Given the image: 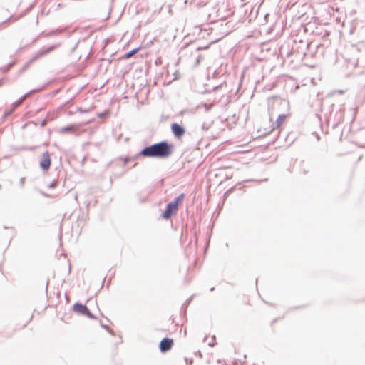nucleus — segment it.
I'll use <instances>...</instances> for the list:
<instances>
[{
  "mask_svg": "<svg viewBox=\"0 0 365 365\" xmlns=\"http://www.w3.org/2000/svg\"><path fill=\"white\" fill-rule=\"evenodd\" d=\"M286 118H287L286 115H280L278 116V118H277V119L276 120V124H277V128H281V126L284 123V121L286 120Z\"/></svg>",
  "mask_w": 365,
  "mask_h": 365,
  "instance_id": "nucleus-9",
  "label": "nucleus"
},
{
  "mask_svg": "<svg viewBox=\"0 0 365 365\" xmlns=\"http://www.w3.org/2000/svg\"><path fill=\"white\" fill-rule=\"evenodd\" d=\"M78 130V128L76 125H71V126H68V127H64V128H62L60 129V133H68V132H76Z\"/></svg>",
  "mask_w": 365,
  "mask_h": 365,
  "instance_id": "nucleus-7",
  "label": "nucleus"
},
{
  "mask_svg": "<svg viewBox=\"0 0 365 365\" xmlns=\"http://www.w3.org/2000/svg\"><path fill=\"white\" fill-rule=\"evenodd\" d=\"M63 6H64V5L63 4H58V8H61V7H63Z\"/></svg>",
  "mask_w": 365,
  "mask_h": 365,
  "instance_id": "nucleus-10",
  "label": "nucleus"
},
{
  "mask_svg": "<svg viewBox=\"0 0 365 365\" xmlns=\"http://www.w3.org/2000/svg\"><path fill=\"white\" fill-rule=\"evenodd\" d=\"M174 345V340L171 338H164L159 344V349L161 352L165 353L170 351Z\"/></svg>",
  "mask_w": 365,
  "mask_h": 365,
  "instance_id": "nucleus-3",
  "label": "nucleus"
},
{
  "mask_svg": "<svg viewBox=\"0 0 365 365\" xmlns=\"http://www.w3.org/2000/svg\"><path fill=\"white\" fill-rule=\"evenodd\" d=\"M173 145L160 142L144 148L140 154L145 157L164 158L172 153Z\"/></svg>",
  "mask_w": 365,
  "mask_h": 365,
  "instance_id": "nucleus-1",
  "label": "nucleus"
},
{
  "mask_svg": "<svg viewBox=\"0 0 365 365\" xmlns=\"http://www.w3.org/2000/svg\"><path fill=\"white\" fill-rule=\"evenodd\" d=\"M73 311L78 314L86 315L89 318L93 317V314L88 310L87 307L79 303H76L73 305Z\"/></svg>",
  "mask_w": 365,
  "mask_h": 365,
  "instance_id": "nucleus-4",
  "label": "nucleus"
},
{
  "mask_svg": "<svg viewBox=\"0 0 365 365\" xmlns=\"http://www.w3.org/2000/svg\"><path fill=\"white\" fill-rule=\"evenodd\" d=\"M51 163V160L50 155H49L48 152H45L42 155V158L40 162V165L43 170H47L50 168Z\"/></svg>",
  "mask_w": 365,
  "mask_h": 365,
  "instance_id": "nucleus-5",
  "label": "nucleus"
},
{
  "mask_svg": "<svg viewBox=\"0 0 365 365\" xmlns=\"http://www.w3.org/2000/svg\"><path fill=\"white\" fill-rule=\"evenodd\" d=\"M140 48H135L130 52L125 53L123 56L120 57V59H128L131 58L134 54L140 51Z\"/></svg>",
  "mask_w": 365,
  "mask_h": 365,
  "instance_id": "nucleus-8",
  "label": "nucleus"
},
{
  "mask_svg": "<svg viewBox=\"0 0 365 365\" xmlns=\"http://www.w3.org/2000/svg\"><path fill=\"white\" fill-rule=\"evenodd\" d=\"M184 197V194H180L173 201L168 203L164 212L162 214V217L169 219L170 217L175 215L179 207L182 204Z\"/></svg>",
  "mask_w": 365,
  "mask_h": 365,
  "instance_id": "nucleus-2",
  "label": "nucleus"
},
{
  "mask_svg": "<svg viewBox=\"0 0 365 365\" xmlns=\"http://www.w3.org/2000/svg\"><path fill=\"white\" fill-rule=\"evenodd\" d=\"M171 129L174 135L178 138L181 137L185 133L184 128L177 123H173L171 125Z\"/></svg>",
  "mask_w": 365,
  "mask_h": 365,
  "instance_id": "nucleus-6",
  "label": "nucleus"
},
{
  "mask_svg": "<svg viewBox=\"0 0 365 365\" xmlns=\"http://www.w3.org/2000/svg\"><path fill=\"white\" fill-rule=\"evenodd\" d=\"M3 84V81L0 80V86Z\"/></svg>",
  "mask_w": 365,
  "mask_h": 365,
  "instance_id": "nucleus-11",
  "label": "nucleus"
}]
</instances>
